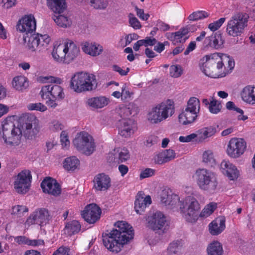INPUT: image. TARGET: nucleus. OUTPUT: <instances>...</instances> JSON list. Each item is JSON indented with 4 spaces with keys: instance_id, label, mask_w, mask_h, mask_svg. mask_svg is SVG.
<instances>
[{
    "instance_id": "obj_1",
    "label": "nucleus",
    "mask_w": 255,
    "mask_h": 255,
    "mask_svg": "<svg viewBox=\"0 0 255 255\" xmlns=\"http://www.w3.org/2000/svg\"><path fill=\"white\" fill-rule=\"evenodd\" d=\"M116 229L108 234H103V243L110 251L118 253L124 245L133 238L132 227L124 221H119L115 224Z\"/></svg>"
},
{
    "instance_id": "obj_2",
    "label": "nucleus",
    "mask_w": 255,
    "mask_h": 255,
    "mask_svg": "<svg viewBox=\"0 0 255 255\" xmlns=\"http://www.w3.org/2000/svg\"><path fill=\"white\" fill-rule=\"evenodd\" d=\"M2 130L0 131V141L7 147L14 149L21 143V131L19 124L16 127L10 120L2 122Z\"/></svg>"
},
{
    "instance_id": "obj_3",
    "label": "nucleus",
    "mask_w": 255,
    "mask_h": 255,
    "mask_svg": "<svg viewBox=\"0 0 255 255\" xmlns=\"http://www.w3.org/2000/svg\"><path fill=\"white\" fill-rule=\"evenodd\" d=\"M96 83V76L84 72H77L72 77L70 87L75 92L81 93L93 90Z\"/></svg>"
},
{
    "instance_id": "obj_4",
    "label": "nucleus",
    "mask_w": 255,
    "mask_h": 255,
    "mask_svg": "<svg viewBox=\"0 0 255 255\" xmlns=\"http://www.w3.org/2000/svg\"><path fill=\"white\" fill-rule=\"evenodd\" d=\"M249 18L247 13H235L228 21L226 29L228 35L234 37L241 36L248 26Z\"/></svg>"
},
{
    "instance_id": "obj_5",
    "label": "nucleus",
    "mask_w": 255,
    "mask_h": 255,
    "mask_svg": "<svg viewBox=\"0 0 255 255\" xmlns=\"http://www.w3.org/2000/svg\"><path fill=\"white\" fill-rule=\"evenodd\" d=\"M174 111L173 102L168 100L152 108L148 114L147 119L152 124H158L171 117Z\"/></svg>"
},
{
    "instance_id": "obj_6",
    "label": "nucleus",
    "mask_w": 255,
    "mask_h": 255,
    "mask_svg": "<svg viewBox=\"0 0 255 255\" xmlns=\"http://www.w3.org/2000/svg\"><path fill=\"white\" fill-rule=\"evenodd\" d=\"M194 177L199 188L203 190L213 193L216 190L218 181L215 174L206 168H198Z\"/></svg>"
},
{
    "instance_id": "obj_7",
    "label": "nucleus",
    "mask_w": 255,
    "mask_h": 255,
    "mask_svg": "<svg viewBox=\"0 0 255 255\" xmlns=\"http://www.w3.org/2000/svg\"><path fill=\"white\" fill-rule=\"evenodd\" d=\"M179 203L180 212L184 219L190 223L196 222L200 210V204L196 199L189 196Z\"/></svg>"
},
{
    "instance_id": "obj_8",
    "label": "nucleus",
    "mask_w": 255,
    "mask_h": 255,
    "mask_svg": "<svg viewBox=\"0 0 255 255\" xmlns=\"http://www.w3.org/2000/svg\"><path fill=\"white\" fill-rule=\"evenodd\" d=\"M19 127L20 128L21 135L27 139H33L38 133L40 127L39 121L36 117L31 114L22 115L19 119Z\"/></svg>"
},
{
    "instance_id": "obj_9",
    "label": "nucleus",
    "mask_w": 255,
    "mask_h": 255,
    "mask_svg": "<svg viewBox=\"0 0 255 255\" xmlns=\"http://www.w3.org/2000/svg\"><path fill=\"white\" fill-rule=\"evenodd\" d=\"M76 149L86 155H90L95 150V144L93 137L87 132L78 133L73 141Z\"/></svg>"
},
{
    "instance_id": "obj_10",
    "label": "nucleus",
    "mask_w": 255,
    "mask_h": 255,
    "mask_svg": "<svg viewBox=\"0 0 255 255\" xmlns=\"http://www.w3.org/2000/svg\"><path fill=\"white\" fill-rule=\"evenodd\" d=\"M24 36L25 42H27V47L31 51H40L42 47H46L50 41L49 36L47 34H29Z\"/></svg>"
},
{
    "instance_id": "obj_11",
    "label": "nucleus",
    "mask_w": 255,
    "mask_h": 255,
    "mask_svg": "<svg viewBox=\"0 0 255 255\" xmlns=\"http://www.w3.org/2000/svg\"><path fill=\"white\" fill-rule=\"evenodd\" d=\"M32 176L29 170H23L15 177L14 182V188L16 192L24 194L29 189Z\"/></svg>"
},
{
    "instance_id": "obj_12",
    "label": "nucleus",
    "mask_w": 255,
    "mask_h": 255,
    "mask_svg": "<svg viewBox=\"0 0 255 255\" xmlns=\"http://www.w3.org/2000/svg\"><path fill=\"white\" fill-rule=\"evenodd\" d=\"M246 147V142L243 138H232L228 144L227 152L229 156L237 158L244 153Z\"/></svg>"
},
{
    "instance_id": "obj_13",
    "label": "nucleus",
    "mask_w": 255,
    "mask_h": 255,
    "mask_svg": "<svg viewBox=\"0 0 255 255\" xmlns=\"http://www.w3.org/2000/svg\"><path fill=\"white\" fill-rule=\"evenodd\" d=\"M167 226L166 217L161 212H156L148 218L147 227L154 231L163 232Z\"/></svg>"
},
{
    "instance_id": "obj_14",
    "label": "nucleus",
    "mask_w": 255,
    "mask_h": 255,
    "mask_svg": "<svg viewBox=\"0 0 255 255\" xmlns=\"http://www.w3.org/2000/svg\"><path fill=\"white\" fill-rule=\"evenodd\" d=\"M101 214L100 208L96 204H91L86 206L81 215L85 221L93 224L100 219Z\"/></svg>"
},
{
    "instance_id": "obj_15",
    "label": "nucleus",
    "mask_w": 255,
    "mask_h": 255,
    "mask_svg": "<svg viewBox=\"0 0 255 255\" xmlns=\"http://www.w3.org/2000/svg\"><path fill=\"white\" fill-rule=\"evenodd\" d=\"M50 216L47 210L41 208L34 212L27 219L26 222L28 224H38L40 226L48 223Z\"/></svg>"
},
{
    "instance_id": "obj_16",
    "label": "nucleus",
    "mask_w": 255,
    "mask_h": 255,
    "mask_svg": "<svg viewBox=\"0 0 255 255\" xmlns=\"http://www.w3.org/2000/svg\"><path fill=\"white\" fill-rule=\"evenodd\" d=\"M17 29L25 32L26 35L32 33L36 29V21L32 15H25L19 20L16 25Z\"/></svg>"
},
{
    "instance_id": "obj_17",
    "label": "nucleus",
    "mask_w": 255,
    "mask_h": 255,
    "mask_svg": "<svg viewBox=\"0 0 255 255\" xmlns=\"http://www.w3.org/2000/svg\"><path fill=\"white\" fill-rule=\"evenodd\" d=\"M160 202L167 208L173 209L179 203V198L169 189L163 190L160 194Z\"/></svg>"
},
{
    "instance_id": "obj_18",
    "label": "nucleus",
    "mask_w": 255,
    "mask_h": 255,
    "mask_svg": "<svg viewBox=\"0 0 255 255\" xmlns=\"http://www.w3.org/2000/svg\"><path fill=\"white\" fill-rule=\"evenodd\" d=\"M213 59H222L224 63L226 64L227 66H225V68H226V70L227 71V74L230 72V71L234 68L235 62L232 58L226 54H223L222 56L221 57L219 55L218 53H214L210 55L205 56L203 60L204 61V60H206V62L205 66L207 67V66L213 64Z\"/></svg>"
},
{
    "instance_id": "obj_19",
    "label": "nucleus",
    "mask_w": 255,
    "mask_h": 255,
    "mask_svg": "<svg viewBox=\"0 0 255 255\" xmlns=\"http://www.w3.org/2000/svg\"><path fill=\"white\" fill-rule=\"evenodd\" d=\"M41 187L44 193L54 196H58L61 193V188L56 180L50 177H46L41 183Z\"/></svg>"
},
{
    "instance_id": "obj_20",
    "label": "nucleus",
    "mask_w": 255,
    "mask_h": 255,
    "mask_svg": "<svg viewBox=\"0 0 255 255\" xmlns=\"http://www.w3.org/2000/svg\"><path fill=\"white\" fill-rule=\"evenodd\" d=\"M138 111L137 106L134 103H129L127 106H120L116 109V112L121 119L120 120H125L127 119H131L130 117L134 116L136 115Z\"/></svg>"
},
{
    "instance_id": "obj_21",
    "label": "nucleus",
    "mask_w": 255,
    "mask_h": 255,
    "mask_svg": "<svg viewBox=\"0 0 255 255\" xmlns=\"http://www.w3.org/2000/svg\"><path fill=\"white\" fill-rule=\"evenodd\" d=\"M119 133L125 137H128L132 134L136 129V126L133 119L120 120Z\"/></svg>"
},
{
    "instance_id": "obj_22",
    "label": "nucleus",
    "mask_w": 255,
    "mask_h": 255,
    "mask_svg": "<svg viewBox=\"0 0 255 255\" xmlns=\"http://www.w3.org/2000/svg\"><path fill=\"white\" fill-rule=\"evenodd\" d=\"M94 188L100 191L107 190L111 187V179L104 173L97 174L94 179Z\"/></svg>"
},
{
    "instance_id": "obj_23",
    "label": "nucleus",
    "mask_w": 255,
    "mask_h": 255,
    "mask_svg": "<svg viewBox=\"0 0 255 255\" xmlns=\"http://www.w3.org/2000/svg\"><path fill=\"white\" fill-rule=\"evenodd\" d=\"M204 57L202 59H201V61L203 62V65L201 66V70L207 76L213 78H217L219 77H225L227 73V71L226 70V68H225L224 70L222 72H217L216 69H215L214 66L215 65L216 62L214 61L215 59H213V64L205 66L206 64V60L204 61L203 60Z\"/></svg>"
},
{
    "instance_id": "obj_24",
    "label": "nucleus",
    "mask_w": 255,
    "mask_h": 255,
    "mask_svg": "<svg viewBox=\"0 0 255 255\" xmlns=\"http://www.w3.org/2000/svg\"><path fill=\"white\" fill-rule=\"evenodd\" d=\"M64 45H65L66 63H69L77 57L80 50L75 43L69 40L64 42Z\"/></svg>"
},
{
    "instance_id": "obj_25",
    "label": "nucleus",
    "mask_w": 255,
    "mask_h": 255,
    "mask_svg": "<svg viewBox=\"0 0 255 255\" xmlns=\"http://www.w3.org/2000/svg\"><path fill=\"white\" fill-rule=\"evenodd\" d=\"M224 43L222 34L219 31L207 37L204 41V44L206 47L209 46L216 49L221 48Z\"/></svg>"
},
{
    "instance_id": "obj_26",
    "label": "nucleus",
    "mask_w": 255,
    "mask_h": 255,
    "mask_svg": "<svg viewBox=\"0 0 255 255\" xmlns=\"http://www.w3.org/2000/svg\"><path fill=\"white\" fill-rule=\"evenodd\" d=\"M221 168L223 173L230 180L236 179L239 177V171L235 165L228 161L223 160L221 163Z\"/></svg>"
},
{
    "instance_id": "obj_27",
    "label": "nucleus",
    "mask_w": 255,
    "mask_h": 255,
    "mask_svg": "<svg viewBox=\"0 0 255 255\" xmlns=\"http://www.w3.org/2000/svg\"><path fill=\"white\" fill-rule=\"evenodd\" d=\"M151 203V199L149 196L144 197L141 192H139L136 196L134 202V209L135 212L139 214H141L146 208L147 205Z\"/></svg>"
},
{
    "instance_id": "obj_28",
    "label": "nucleus",
    "mask_w": 255,
    "mask_h": 255,
    "mask_svg": "<svg viewBox=\"0 0 255 255\" xmlns=\"http://www.w3.org/2000/svg\"><path fill=\"white\" fill-rule=\"evenodd\" d=\"M49 7L54 12V15L64 13L66 10L65 0H47Z\"/></svg>"
},
{
    "instance_id": "obj_29",
    "label": "nucleus",
    "mask_w": 255,
    "mask_h": 255,
    "mask_svg": "<svg viewBox=\"0 0 255 255\" xmlns=\"http://www.w3.org/2000/svg\"><path fill=\"white\" fill-rule=\"evenodd\" d=\"M216 128L214 126L202 128L196 131L197 139L199 142H202L208 138L214 135L216 132Z\"/></svg>"
},
{
    "instance_id": "obj_30",
    "label": "nucleus",
    "mask_w": 255,
    "mask_h": 255,
    "mask_svg": "<svg viewBox=\"0 0 255 255\" xmlns=\"http://www.w3.org/2000/svg\"><path fill=\"white\" fill-rule=\"evenodd\" d=\"M44 80H48L49 82L53 83L52 86V98L56 99L62 100L65 96L63 92V88L59 85L54 83H57L56 79L54 77H45L43 78Z\"/></svg>"
},
{
    "instance_id": "obj_31",
    "label": "nucleus",
    "mask_w": 255,
    "mask_h": 255,
    "mask_svg": "<svg viewBox=\"0 0 255 255\" xmlns=\"http://www.w3.org/2000/svg\"><path fill=\"white\" fill-rule=\"evenodd\" d=\"M225 220L222 218H218L212 221L209 226L210 233L213 235L220 234L225 228Z\"/></svg>"
},
{
    "instance_id": "obj_32",
    "label": "nucleus",
    "mask_w": 255,
    "mask_h": 255,
    "mask_svg": "<svg viewBox=\"0 0 255 255\" xmlns=\"http://www.w3.org/2000/svg\"><path fill=\"white\" fill-rule=\"evenodd\" d=\"M65 45L64 43H60L58 45H54L52 55L53 58L57 62L66 63L65 58Z\"/></svg>"
},
{
    "instance_id": "obj_33",
    "label": "nucleus",
    "mask_w": 255,
    "mask_h": 255,
    "mask_svg": "<svg viewBox=\"0 0 255 255\" xmlns=\"http://www.w3.org/2000/svg\"><path fill=\"white\" fill-rule=\"evenodd\" d=\"M255 88L254 86L248 85L243 89L241 95L243 101L252 104L255 103Z\"/></svg>"
},
{
    "instance_id": "obj_34",
    "label": "nucleus",
    "mask_w": 255,
    "mask_h": 255,
    "mask_svg": "<svg viewBox=\"0 0 255 255\" xmlns=\"http://www.w3.org/2000/svg\"><path fill=\"white\" fill-rule=\"evenodd\" d=\"M197 114L196 112L191 111L185 109L179 116V121L183 125L190 124L195 121L197 117Z\"/></svg>"
},
{
    "instance_id": "obj_35",
    "label": "nucleus",
    "mask_w": 255,
    "mask_h": 255,
    "mask_svg": "<svg viewBox=\"0 0 255 255\" xmlns=\"http://www.w3.org/2000/svg\"><path fill=\"white\" fill-rule=\"evenodd\" d=\"M109 102V99L104 96H100L89 99L87 104L91 108L99 109L107 106Z\"/></svg>"
},
{
    "instance_id": "obj_36",
    "label": "nucleus",
    "mask_w": 255,
    "mask_h": 255,
    "mask_svg": "<svg viewBox=\"0 0 255 255\" xmlns=\"http://www.w3.org/2000/svg\"><path fill=\"white\" fill-rule=\"evenodd\" d=\"M53 19L56 24L63 28L69 27L72 24V20L70 17L64 13L57 15H54L52 17Z\"/></svg>"
},
{
    "instance_id": "obj_37",
    "label": "nucleus",
    "mask_w": 255,
    "mask_h": 255,
    "mask_svg": "<svg viewBox=\"0 0 255 255\" xmlns=\"http://www.w3.org/2000/svg\"><path fill=\"white\" fill-rule=\"evenodd\" d=\"M80 166L79 160L75 156L66 158L63 162V167L68 171H73Z\"/></svg>"
},
{
    "instance_id": "obj_38",
    "label": "nucleus",
    "mask_w": 255,
    "mask_h": 255,
    "mask_svg": "<svg viewBox=\"0 0 255 255\" xmlns=\"http://www.w3.org/2000/svg\"><path fill=\"white\" fill-rule=\"evenodd\" d=\"M12 86L17 90L22 91L28 86L26 78L23 76H19L13 78Z\"/></svg>"
},
{
    "instance_id": "obj_39",
    "label": "nucleus",
    "mask_w": 255,
    "mask_h": 255,
    "mask_svg": "<svg viewBox=\"0 0 255 255\" xmlns=\"http://www.w3.org/2000/svg\"><path fill=\"white\" fill-rule=\"evenodd\" d=\"M202 162L207 166L213 167L216 164V159L212 150L208 149L203 152Z\"/></svg>"
},
{
    "instance_id": "obj_40",
    "label": "nucleus",
    "mask_w": 255,
    "mask_h": 255,
    "mask_svg": "<svg viewBox=\"0 0 255 255\" xmlns=\"http://www.w3.org/2000/svg\"><path fill=\"white\" fill-rule=\"evenodd\" d=\"M207 251L208 255H222L223 252L222 245L217 241L211 243Z\"/></svg>"
},
{
    "instance_id": "obj_41",
    "label": "nucleus",
    "mask_w": 255,
    "mask_h": 255,
    "mask_svg": "<svg viewBox=\"0 0 255 255\" xmlns=\"http://www.w3.org/2000/svg\"><path fill=\"white\" fill-rule=\"evenodd\" d=\"M81 225L77 221L74 220L67 224L65 227V230L67 233L71 236L78 233L81 230Z\"/></svg>"
},
{
    "instance_id": "obj_42",
    "label": "nucleus",
    "mask_w": 255,
    "mask_h": 255,
    "mask_svg": "<svg viewBox=\"0 0 255 255\" xmlns=\"http://www.w3.org/2000/svg\"><path fill=\"white\" fill-rule=\"evenodd\" d=\"M114 162H123L129 158V154L128 150L126 148H123L118 153L114 154Z\"/></svg>"
},
{
    "instance_id": "obj_43",
    "label": "nucleus",
    "mask_w": 255,
    "mask_h": 255,
    "mask_svg": "<svg viewBox=\"0 0 255 255\" xmlns=\"http://www.w3.org/2000/svg\"><path fill=\"white\" fill-rule=\"evenodd\" d=\"M181 248L182 245L179 241H173L169 244L167 249V254L168 255H177Z\"/></svg>"
},
{
    "instance_id": "obj_44",
    "label": "nucleus",
    "mask_w": 255,
    "mask_h": 255,
    "mask_svg": "<svg viewBox=\"0 0 255 255\" xmlns=\"http://www.w3.org/2000/svg\"><path fill=\"white\" fill-rule=\"evenodd\" d=\"M200 101L196 97L191 98L187 103L186 109L198 113L200 110Z\"/></svg>"
},
{
    "instance_id": "obj_45",
    "label": "nucleus",
    "mask_w": 255,
    "mask_h": 255,
    "mask_svg": "<svg viewBox=\"0 0 255 255\" xmlns=\"http://www.w3.org/2000/svg\"><path fill=\"white\" fill-rule=\"evenodd\" d=\"M208 108L210 113L217 114L221 111L222 105L220 101L212 98Z\"/></svg>"
},
{
    "instance_id": "obj_46",
    "label": "nucleus",
    "mask_w": 255,
    "mask_h": 255,
    "mask_svg": "<svg viewBox=\"0 0 255 255\" xmlns=\"http://www.w3.org/2000/svg\"><path fill=\"white\" fill-rule=\"evenodd\" d=\"M90 4L95 9L104 10L108 7L109 2L107 0H91Z\"/></svg>"
},
{
    "instance_id": "obj_47",
    "label": "nucleus",
    "mask_w": 255,
    "mask_h": 255,
    "mask_svg": "<svg viewBox=\"0 0 255 255\" xmlns=\"http://www.w3.org/2000/svg\"><path fill=\"white\" fill-rule=\"evenodd\" d=\"M52 84L43 86L40 92L41 97L43 99H46L52 98Z\"/></svg>"
},
{
    "instance_id": "obj_48",
    "label": "nucleus",
    "mask_w": 255,
    "mask_h": 255,
    "mask_svg": "<svg viewBox=\"0 0 255 255\" xmlns=\"http://www.w3.org/2000/svg\"><path fill=\"white\" fill-rule=\"evenodd\" d=\"M209 14L205 11H197L193 12L188 16V19L190 21H196L204 18L208 17Z\"/></svg>"
},
{
    "instance_id": "obj_49",
    "label": "nucleus",
    "mask_w": 255,
    "mask_h": 255,
    "mask_svg": "<svg viewBox=\"0 0 255 255\" xmlns=\"http://www.w3.org/2000/svg\"><path fill=\"white\" fill-rule=\"evenodd\" d=\"M217 203L211 202L207 205L200 214L202 217H208L216 209Z\"/></svg>"
},
{
    "instance_id": "obj_50",
    "label": "nucleus",
    "mask_w": 255,
    "mask_h": 255,
    "mask_svg": "<svg viewBox=\"0 0 255 255\" xmlns=\"http://www.w3.org/2000/svg\"><path fill=\"white\" fill-rule=\"evenodd\" d=\"M169 70L171 76L174 78H178L182 74V68L179 65H172Z\"/></svg>"
},
{
    "instance_id": "obj_51",
    "label": "nucleus",
    "mask_w": 255,
    "mask_h": 255,
    "mask_svg": "<svg viewBox=\"0 0 255 255\" xmlns=\"http://www.w3.org/2000/svg\"><path fill=\"white\" fill-rule=\"evenodd\" d=\"M226 18L222 17L218 20L211 23L208 25L209 29L212 31H215L218 30L225 21Z\"/></svg>"
},
{
    "instance_id": "obj_52",
    "label": "nucleus",
    "mask_w": 255,
    "mask_h": 255,
    "mask_svg": "<svg viewBox=\"0 0 255 255\" xmlns=\"http://www.w3.org/2000/svg\"><path fill=\"white\" fill-rule=\"evenodd\" d=\"M103 50V48L101 45L93 43L91 50L88 51V54L95 56L100 55Z\"/></svg>"
},
{
    "instance_id": "obj_53",
    "label": "nucleus",
    "mask_w": 255,
    "mask_h": 255,
    "mask_svg": "<svg viewBox=\"0 0 255 255\" xmlns=\"http://www.w3.org/2000/svg\"><path fill=\"white\" fill-rule=\"evenodd\" d=\"M129 23L134 29H138L141 27V25L139 20L135 17L133 14L129 13L128 15Z\"/></svg>"
},
{
    "instance_id": "obj_54",
    "label": "nucleus",
    "mask_w": 255,
    "mask_h": 255,
    "mask_svg": "<svg viewBox=\"0 0 255 255\" xmlns=\"http://www.w3.org/2000/svg\"><path fill=\"white\" fill-rule=\"evenodd\" d=\"M27 108L29 110H35L44 112L47 110L46 107L41 103H31L28 105Z\"/></svg>"
},
{
    "instance_id": "obj_55",
    "label": "nucleus",
    "mask_w": 255,
    "mask_h": 255,
    "mask_svg": "<svg viewBox=\"0 0 255 255\" xmlns=\"http://www.w3.org/2000/svg\"><path fill=\"white\" fill-rule=\"evenodd\" d=\"M189 28L188 27H183L179 31H177L179 38V42L183 43L188 38L187 37H185L189 32Z\"/></svg>"
},
{
    "instance_id": "obj_56",
    "label": "nucleus",
    "mask_w": 255,
    "mask_h": 255,
    "mask_svg": "<svg viewBox=\"0 0 255 255\" xmlns=\"http://www.w3.org/2000/svg\"><path fill=\"white\" fill-rule=\"evenodd\" d=\"M140 41L142 46L145 47L155 45L157 42V40L151 36L146 37L145 39H141Z\"/></svg>"
},
{
    "instance_id": "obj_57",
    "label": "nucleus",
    "mask_w": 255,
    "mask_h": 255,
    "mask_svg": "<svg viewBox=\"0 0 255 255\" xmlns=\"http://www.w3.org/2000/svg\"><path fill=\"white\" fill-rule=\"evenodd\" d=\"M162 152L166 162L174 159L175 157V153L172 149H166L163 151Z\"/></svg>"
},
{
    "instance_id": "obj_58",
    "label": "nucleus",
    "mask_w": 255,
    "mask_h": 255,
    "mask_svg": "<svg viewBox=\"0 0 255 255\" xmlns=\"http://www.w3.org/2000/svg\"><path fill=\"white\" fill-rule=\"evenodd\" d=\"M197 139V134L196 133H193L187 136H180L179 140L181 142H189L193 141L194 139Z\"/></svg>"
},
{
    "instance_id": "obj_59",
    "label": "nucleus",
    "mask_w": 255,
    "mask_h": 255,
    "mask_svg": "<svg viewBox=\"0 0 255 255\" xmlns=\"http://www.w3.org/2000/svg\"><path fill=\"white\" fill-rule=\"evenodd\" d=\"M63 125L58 121H52L50 125V128L53 131H58L63 129Z\"/></svg>"
},
{
    "instance_id": "obj_60",
    "label": "nucleus",
    "mask_w": 255,
    "mask_h": 255,
    "mask_svg": "<svg viewBox=\"0 0 255 255\" xmlns=\"http://www.w3.org/2000/svg\"><path fill=\"white\" fill-rule=\"evenodd\" d=\"M28 209L25 206L17 205L14 206L12 209V214L20 215L21 213L27 212Z\"/></svg>"
},
{
    "instance_id": "obj_61",
    "label": "nucleus",
    "mask_w": 255,
    "mask_h": 255,
    "mask_svg": "<svg viewBox=\"0 0 255 255\" xmlns=\"http://www.w3.org/2000/svg\"><path fill=\"white\" fill-rule=\"evenodd\" d=\"M166 35L168 39L172 41L173 44L175 45L178 42H179V38L178 37V34L177 33V32L167 33H166Z\"/></svg>"
},
{
    "instance_id": "obj_62",
    "label": "nucleus",
    "mask_w": 255,
    "mask_h": 255,
    "mask_svg": "<svg viewBox=\"0 0 255 255\" xmlns=\"http://www.w3.org/2000/svg\"><path fill=\"white\" fill-rule=\"evenodd\" d=\"M135 10L136 12V15L142 20H147L149 18V14H145L143 9L139 8L137 6H136L135 7Z\"/></svg>"
},
{
    "instance_id": "obj_63",
    "label": "nucleus",
    "mask_w": 255,
    "mask_h": 255,
    "mask_svg": "<svg viewBox=\"0 0 255 255\" xmlns=\"http://www.w3.org/2000/svg\"><path fill=\"white\" fill-rule=\"evenodd\" d=\"M16 0H0V4L4 8L8 9L15 5Z\"/></svg>"
},
{
    "instance_id": "obj_64",
    "label": "nucleus",
    "mask_w": 255,
    "mask_h": 255,
    "mask_svg": "<svg viewBox=\"0 0 255 255\" xmlns=\"http://www.w3.org/2000/svg\"><path fill=\"white\" fill-rule=\"evenodd\" d=\"M155 170L151 168H146L141 171L140 174V178L141 179L147 178L154 175Z\"/></svg>"
}]
</instances>
